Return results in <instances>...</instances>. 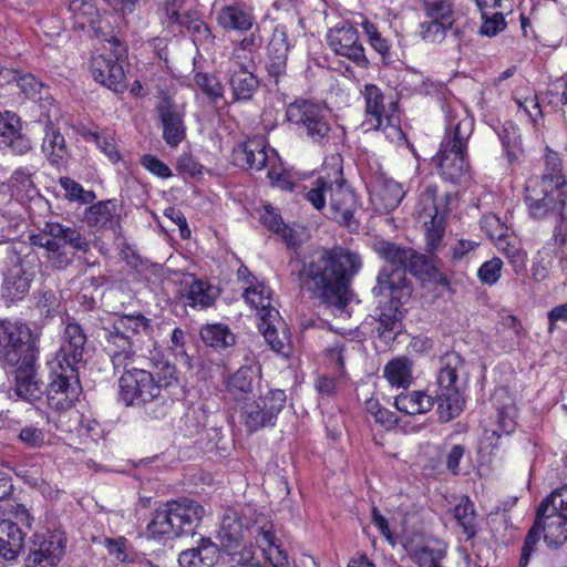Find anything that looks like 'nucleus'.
<instances>
[{"mask_svg": "<svg viewBox=\"0 0 567 567\" xmlns=\"http://www.w3.org/2000/svg\"><path fill=\"white\" fill-rule=\"evenodd\" d=\"M361 267V257L354 251L342 247L320 248L306 256L299 277L312 298L333 316H341L350 300L351 281Z\"/></svg>", "mask_w": 567, "mask_h": 567, "instance_id": "f257e3e1", "label": "nucleus"}, {"mask_svg": "<svg viewBox=\"0 0 567 567\" xmlns=\"http://www.w3.org/2000/svg\"><path fill=\"white\" fill-rule=\"evenodd\" d=\"M123 370L118 379L121 401L126 406H142L153 419L165 416L168 399L163 392L173 381H177L175 365L154 348L148 355L137 357L136 361Z\"/></svg>", "mask_w": 567, "mask_h": 567, "instance_id": "f03ea898", "label": "nucleus"}, {"mask_svg": "<svg viewBox=\"0 0 567 567\" xmlns=\"http://www.w3.org/2000/svg\"><path fill=\"white\" fill-rule=\"evenodd\" d=\"M374 250L385 262L372 289L375 296H391L399 301L408 300L412 293L408 272L422 281L449 286L447 277L439 270L434 260L413 248L380 240L374 244Z\"/></svg>", "mask_w": 567, "mask_h": 567, "instance_id": "7ed1b4c3", "label": "nucleus"}, {"mask_svg": "<svg viewBox=\"0 0 567 567\" xmlns=\"http://www.w3.org/2000/svg\"><path fill=\"white\" fill-rule=\"evenodd\" d=\"M38 355L39 348L28 324L0 321V361L16 367L14 393L28 402L38 401L43 394L37 379Z\"/></svg>", "mask_w": 567, "mask_h": 567, "instance_id": "20e7f679", "label": "nucleus"}, {"mask_svg": "<svg viewBox=\"0 0 567 567\" xmlns=\"http://www.w3.org/2000/svg\"><path fill=\"white\" fill-rule=\"evenodd\" d=\"M104 351L110 357L114 370L126 369L137 360L140 343L144 339L153 341L151 320L142 313L121 315L103 327Z\"/></svg>", "mask_w": 567, "mask_h": 567, "instance_id": "39448f33", "label": "nucleus"}, {"mask_svg": "<svg viewBox=\"0 0 567 567\" xmlns=\"http://www.w3.org/2000/svg\"><path fill=\"white\" fill-rule=\"evenodd\" d=\"M566 179L548 176L530 178L525 188V203L529 215L543 219L549 215H558L554 229V240L563 246L567 241V187Z\"/></svg>", "mask_w": 567, "mask_h": 567, "instance_id": "423d86ee", "label": "nucleus"}, {"mask_svg": "<svg viewBox=\"0 0 567 567\" xmlns=\"http://www.w3.org/2000/svg\"><path fill=\"white\" fill-rule=\"evenodd\" d=\"M33 246L44 250L43 257L54 269H65L75 257L76 251L90 250L89 239L72 226L48 220L37 233L30 236Z\"/></svg>", "mask_w": 567, "mask_h": 567, "instance_id": "0eeeda50", "label": "nucleus"}, {"mask_svg": "<svg viewBox=\"0 0 567 567\" xmlns=\"http://www.w3.org/2000/svg\"><path fill=\"white\" fill-rule=\"evenodd\" d=\"M466 384L467 372L463 358L457 352H446L440 359L436 377L435 400L440 422L447 423L462 413Z\"/></svg>", "mask_w": 567, "mask_h": 567, "instance_id": "6e6552de", "label": "nucleus"}, {"mask_svg": "<svg viewBox=\"0 0 567 567\" xmlns=\"http://www.w3.org/2000/svg\"><path fill=\"white\" fill-rule=\"evenodd\" d=\"M205 515V508L189 498L171 501L157 508L147 525L153 538H175L193 534Z\"/></svg>", "mask_w": 567, "mask_h": 567, "instance_id": "1a4fd4ad", "label": "nucleus"}, {"mask_svg": "<svg viewBox=\"0 0 567 567\" xmlns=\"http://www.w3.org/2000/svg\"><path fill=\"white\" fill-rule=\"evenodd\" d=\"M529 530L538 539L543 535L549 547H559L567 542V483L540 502Z\"/></svg>", "mask_w": 567, "mask_h": 567, "instance_id": "9d476101", "label": "nucleus"}, {"mask_svg": "<svg viewBox=\"0 0 567 567\" xmlns=\"http://www.w3.org/2000/svg\"><path fill=\"white\" fill-rule=\"evenodd\" d=\"M453 195L445 193L437 199V186L426 184L423 186L415 207V215L424 226L426 238V251L435 255L442 247L445 235V216L450 213V202Z\"/></svg>", "mask_w": 567, "mask_h": 567, "instance_id": "9b49d317", "label": "nucleus"}, {"mask_svg": "<svg viewBox=\"0 0 567 567\" xmlns=\"http://www.w3.org/2000/svg\"><path fill=\"white\" fill-rule=\"evenodd\" d=\"M286 118L313 144L324 146L332 140L333 128L328 111L319 103L303 99L296 100L287 106Z\"/></svg>", "mask_w": 567, "mask_h": 567, "instance_id": "f8f14e48", "label": "nucleus"}, {"mask_svg": "<svg viewBox=\"0 0 567 567\" xmlns=\"http://www.w3.org/2000/svg\"><path fill=\"white\" fill-rule=\"evenodd\" d=\"M50 382L45 390L47 402L56 411L72 408L80 393V381L76 369L49 367Z\"/></svg>", "mask_w": 567, "mask_h": 567, "instance_id": "ddd939ff", "label": "nucleus"}, {"mask_svg": "<svg viewBox=\"0 0 567 567\" xmlns=\"http://www.w3.org/2000/svg\"><path fill=\"white\" fill-rule=\"evenodd\" d=\"M86 341L87 337L82 326L69 318L61 334L60 348L48 362L49 367L78 370V364L83 361Z\"/></svg>", "mask_w": 567, "mask_h": 567, "instance_id": "4468645a", "label": "nucleus"}, {"mask_svg": "<svg viewBox=\"0 0 567 567\" xmlns=\"http://www.w3.org/2000/svg\"><path fill=\"white\" fill-rule=\"evenodd\" d=\"M446 127L440 148L467 152L468 140L474 131V118L461 105L444 107Z\"/></svg>", "mask_w": 567, "mask_h": 567, "instance_id": "2eb2a0df", "label": "nucleus"}, {"mask_svg": "<svg viewBox=\"0 0 567 567\" xmlns=\"http://www.w3.org/2000/svg\"><path fill=\"white\" fill-rule=\"evenodd\" d=\"M66 540L60 533L34 534L29 543L27 567H54L64 555Z\"/></svg>", "mask_w": 567, "mask_h": 567, "instance_id": "dca6fc26", "label": "nucleus"}, {"mask_svg": "<svg viewBox=\"0 0 567 567\" xmlns=\"http://www.w3.org/2000/svg\"><path fill=\"white\" fill-rule=\"evenodd\" d=\"M327 42L336 54L349 59L358 68H369L370 62L365 56L363 45L360 43L359 33L351 24L343 23L340 27L332 28L327 35Z\"/></svg>", "mask_w": 567, "mask_h": 567, "instance_id": "f3484780", "label": "nucleus"}, {"mask_svg": "<svg viewBox=\"0 0 567 567\" xmlns=\"http://www.w3.org/2000/svg\"><path fill=\"white\" fill-rule=\"evenodd\" d=\"M329 199L331 217L338 223L349 226L353 219L358 204L354 193L342 177L341 165H338L333 173Z\"/></svg>", "mask_w": 567, "mask_h": 567, "instance_id": "a211bd4d", "label": "nucleus"}, {"mask_svg": "<svg viewBox=\"0 0 567 567\" xmlns=\"http://www.w3.org/2000/svg\"><path fill=\"white\" fill-rule=\"evenodd\" d=\"M114 52L115 60L103 54L92 58L91 72L96 82L114 92H122L126 87L125 73L118 60L125 53V49L117 43Z\"/></svg>", "mask_w": 567, "mask_h": 567, "instance_id": "6ab92c4d", "label": "nucleus"}, {"mask_svg": "<svg viewBox=\"0 0 567 567\" xmlns=\"http://www.w3.org/2000/svg\"><path fill=\"white\" fill-rule=\"evenodd\" d=\"M432 164L439 169L443 179L452 184H462L470 179L467 152L440 148L432 158Z\"/></svg>", "mask_w": 567, "mask_h": 567, "instance_id": "aec40b11", "label": "nucleus"}, {"mask_svg": "<svg viewBox=\"0 0 567 567\" xmlns=\"http://www.w3.org/2000/svg\"><path fill=\"white\" fill-rule=\"evenodd\" d=\"M34 277V271L28 259H21L6 274L1 287L2 297L14 302L21 300L29 291Z\"/></svg>", "mask_w": 567, "mask_h": 567, "instance_id": "412c9836", "label": "nucleus"}, {"mask_svg": "<svg viewBox=\"0 0 567 567\" xmlns=\"http://www.w3.org/2000/svg\"><path fill=\"white\" fill-rule=\"evenodd\" d=\"M0 147H8L16 155H24L32 148L30 138L22 132L20 117L14 113L0 115Z\"/></svg>", "mask_w": 567, "mask_h": 567, "instance_id": "4be33fe9", "label": "nucleus"}, {"mask_svg": "<svg viewBox=\"0 0 567 567\" xmlns=\"http://www.w3.org/2000/svg\"><path fill=\"white\" fill-rule=\"evenodd\" d=\"M156 110L163 127V138L169 146L176 147L186 136L183 113L169 97H164Z\"/></svg>", "mask_w": 567, "mask_h": 567, "instance_id": "5701e85b", "label": "nucleus"}, {"mask_svg": "<svg viewBox=\"0 0 567 567\" xmlns=\"http://www.w3.org/2000/svg\"><path fill=\"white\" fill-rule=\"evenodd\" d=\"M288 35L284 25H277L274 29L270 41L267 47V62L266 69L276 82L280 76L286 74L287 60H288Z\"/></svg>", "mask_w": 567, "mask_h": 567, "instance_id": "b1692460", "label": "nucleus"}, {"mask_svg": "<svg viewBox=\"0 0 567 567\" xmlns=\"http://www.w3.org/2000/svg\"><path fill=\"white\" fill-rule=\"evenodd\" d=\"M404 195L402 185L392 178L380 175L371 182V198L380 210L385 213L393 210Z\"/></svg>", "mask_w": 567, "mask_h": 567, "instance_id": "393cba45", "label": "nucleus"}, {"mask_svg": "<svg viewBox=\"0 0 567 567\" xmlns=\"http://www.w3.org/2000/svg\"><path fill=\"white\" fill-rule=\"evenodd\" d=\"M493 402L496 410V427L492 430L493 435L499 437L513 433L517 425V409L513 398L506 389H498L493 394Z\"/></svg>", "mask_w": 567, "mask_h": 567, "instance_id": "a878e982", "label": "nucleus"}, {"mask_svg": "<svg viewBox=\"0 0 567 567\" xmlns=\"http://www.w3.org/2000/svg\"><path fill=\"white\" fill-rule=\"evenodd\" d=\"M266 142L261 137L249 138L237 144L233 150V161L236 166L260 171L267 163Z\"/></svg>", "mask_w": 567, "mask_h": 567, "instance_id": "bb28decb", "label": "nucleus"}, {"mask_svg": "<svg viewBox=\"0 0 567 567\" xmlns=\"http://www.w3.org/2000/svg\"><path fill=\"white\" fill-rule=\"evenodd\" d=\"M409 555L419 567H472L471 557L465 550L458 553V558L451 566L442 564L446 557V549L444 547H432L430 545L412 546L409 549Z\"/></svg>", "mask_w": 567, "mask_h": 567, "instance_id": "cd10ccee", "label": "nucleus"}, {"mask_svg": "<svg viewBox=\"0 0 567 567\" xmlns=\"http://www.w3.org/2000/svg\"><path fill=\"white\" fill-rule=\"evenodd\" d=\"M218 25L225 31L247 32L255 24L252 9L243 3L224 6L216 17Z\"/></svg>", "mask_w": 567, "mask_h": 567, "instance_id": "c85d7f7f", "label": "nucleus"}, {"mask_svg": "<svg viewBox=\"0 0 567 567\" xmlns=\"http://www.w3.org/2000/svg\"><path fill=\"white\" fill-rule=\"evenodd\" d=\"M367 123L370 128L381 130L391 125V115L385 112L384 95L380 87L367 84L363 90Z\"/></svg>", "mask_w": 567, "mask_h": 567, "instance_id": "c756f323", "label": "nucleus"}, {"mask_svg": "<svg viewBox=\"0 0 567 567\" xmlns=\"http://www.w3.org/2000/svg\"><path fill=\"white\" fill-rule=\"evenodd\" d=\"M219 559V548L209 538H200L198 546L179 554L181 567H213Z\"/></svg>", "mask_w": 567, "mask_h": 567, "instance_id": "7c9ffc66", "label": "nucleus"}, {"mask_svg": "<svg viewBox=\"0 0 567 567\" xmlns=\"http://www.w3.org/2000/svg\"><path fill=\"white\" fill-rule=\"evenodd\" d=\"M25 534L11 518L0 520V557L14 560L24 547Z\"/></svg>", "mask_w": 567, "mask_h": 567, "instance_id": "2f4dec72", "label": "nucleus"}, {"mask_svg": "<svg viewBox=\"0 0 567 567\" xmlns=\"http://www.w3.org/2000/svg\"><path fill=\"white\" fill-rule=\"evenodd\" d=\"M390 298V306L383 309H380V313L378 315V326L375 327V331L380 339L384 341V343H390L394 341L396 334L401 331V311L400 306L405 300H396L391 296H385Z\"/></svg>", "mask_w": 567, "mask_h": 567, "instance_id": "473e14b6", "label": "nucleus"}, {"mask_svg": "<svg viewBox=\"0 0 567 567\" xmlns=\"http://www.w3.org/2000/svg\"><path fill=\"white\" fill-rule=\"evenodd\" d=\"M87 226L96 229H114L118 223L116 202L109 199L91 205L84 214Z\"/></svg>", "mask_w": 567, "mask_h": 567, "instance_id": "72a5a7b5", "label": "nucleus"}, {"mask_svg": "<svg viewBox=\"0 0 567 567\" xmlns=\"http://www.w3.org/2000/svg\"><path fill=\"white\" fill-rule=\"evenodd\" d=\"M42 151L51 165L54 166L64 165L70 158V151L65 138L52 123L45 126Z\"/></svg>", "mask_w": 567, "mask_h": 567, "instance_id": "f704fd0d", "label": "nucleus"}, {"mask_svg": "<svg viewBox=\"0 0 567 567\" xmlns=\"http://www.w3.org/2000/svg\"><path fill=\"white\" fill-rule=\"evenodd\" d=\"M435 402V395L432 396L424 391H410L395 396L394 405L400 412L416 415L431 411Z\"/></svg>", "mask_w": 567, "mask_h": 567, "instance_id": "c9c22d12", "label": "nucleus"}, {"mask_svg": "<svg viewBox=\"0 0 567 567\" xmlns=\"http://www.w3.org/2000/svg\"><path fill=\"white\" fill-rule=\"evenodd\" d=\"M260 375V368L257 365H243L229 377L226 386L227 391L239 399L252 393L254 385Z\"/></svg>", "mask_w": 567, "mask_h": 567, "instance_id": "e433bc0d", "label": "nucleus"}, {"mask_svg": "<svg viewBox=\"0 0 567 567\" xmlns=\"http://www.w3.org/2000/svg\"><path fill=\"white\" fill-rule=\"evenodd\" d=\"M219 296V289L207 281L196 279L187 287L183 293L184 303L186 306L202 309L214 305Z\"/></svg>", "mask_w": 567, "mask_h": 567, "instance_id": "4c0bfd02", "label": "nucleus"}, {"mask_svg": "<svg viewBox=\"0 0 567 567\" xmlns=\"http://www.w3.org/2000/svg\"><path fill=\"white\" fill-rule=\"evenodd\" d=\"M271 291L268 287L258 284L248 286L243 297L247 303L255 308L260 316V320L267 318H278L279 312L271 307Z\"/></svg>", "mask_w": 567, "mask_h": 567, "instance_id": "58836bf2", "label": "nucleus"}, {"mask_svg": "<svg viewBox=\"0 0 567 567\" xmlns=\"http://www.w3.org/2000/svg\"><path fill=\"white\" fill-rule=\"evenodd\" d=\"M229 84L234 101H249L259 87V81L247 69L231 70Z\"/></svg>", "mask_w": 567, "mask_h": 567, "instance_id": "ea45409f", "label": "nucleus"}, {"mask_svg": "<svg viewBox=\"0 0 567 567\" xmlns=\"http://www.w3.org/2000/svg\"><path fill=\"white\" fill-rule=\"evenodd\" d=\"M413 363L406 357L390 360L383 368V377L391 386L406 389L412 382Z\"/></svg>", "mask_w": 567, "mask_h": 567, "instance_id": "a19ab883", "label": "nucleus"}, {"mask_svg": "<svg viewBox=\"0 0 567 567\" xmlns=\"http://www.w3.org/2000/svg\"><path fill=\"white\" fill-rule=\"evenodd\" d=\"M224 549L228 555V567H264L256 556V549L251 544H226Z\"/></svg>", "mask_w": 567, "mask_h": 567, "instance_id": "79ce46f5", "label": "nucleus"}, {"mask_svg": "<svg viewBox=\"0 0 567 567\" xmlns=\"http://www.w3.org/2000/svg\"><path fill=\"white\" fill-rule=\"evenodd\" d=\"M69 11L80 29L90 25L95 30L99 25V10L94 0H70Z\"/></svg>", "mask_w": 567, "mask_h": 567, "instance_id": "37998d69", "label": "nucleus"}, {"mask_svg": "<svg viewBox=\"0 0 567 567\" xmlns=\"http://www.w3.org/2000/svg\"><path fill=\"white\" fill-rule=\"evenodd\" d=\"M200 338L205 344L216 349H226L233 347L236 342L235 334L227 326L221 323L203 327Z\"/></svg>", "mask_w": 567, "mask_h": 567, "instance_id": "c03bdc74", "label": "nucleus"}, {"mask_svg": "<svg viewBox=\"0 0 567 567\" xmlns=\"http://www.w3.org/2000/svg\"><path fill=\"white\" fill-rule=\"evenodd\" d=\"M8 186L12 196L19 199L32 198L38 194L32 181V173L27 168L16 169L8 181Z\"/></svg>", "mask_w": 567, "mask_h": 567, "instance_id": "a18cd8bd", "label": "nucleus"}, {"mask_svg": "<svg viewBox=\"0 0 567 567\" xmlns=\"http://www.w3.org/2000/svg\"><path fill=\"white\" fill-rule=\"evenodd\" d=\"M454 519L462 527L467 539L477 534L476 513L473 503L468 499H462L453 509Z\"/></svg>", "mask_w": 567, "mask_h": 567, "instance_id": "49530a36", "label": "nucleus"}, {"mask_svg": "<svg viewBox=\"0 0 567 567\" xmlns=\"http://www.w3.org/2000/svg\"><path fill=\"white\" fill-rule=\"evenodd\" d=\"M240 417L249 432H256L265 426H272L258 400L245 403L241 408Z\"/></svg>", "mask_w": 567, "mask_h": 567, "instance_id": "de8ad7c7", "label": "nucleus"}, {"mask_svg": "<svg viewBox=\"0 0 567 567\" xmlns=\"http://www.w3.org/2000/svg\"><path fill=\"white\" fill-rule=\"evenodd\" d=\"M425 17L446 23H455V12L452 0H423Z\"/></svg>", "mask_w": 567, "mask_h": 567, "instance_id": "09e8293b", "label": "nucleus"}, {"mask_svg": "<svg viewBox=\"0 0 567 567\" xmlns=\"http://www.w3.org/2000/svg\"><path fill=\"white\" fill-rule=\"evenodd\" d=\"M243 524L238 518V515L235 511H227L221 518L220 529H219V538L221 542V546L224 547V543L226 544H235L241 537Z\"/></svg>", "mask_w": 567, "mask_h": 567, "instance_id": "8fccbe9b", "label": "nucleus"}, {"mask_svg": "<svg viewBox=\"0 0 567 567\" xmlns=\"http://www.w3.org/2000/svg\"><path fill=\"white\" fill-rule=\"evenodd\" d=\"M275 320H277V318L262 319L260 320L258 328L271 349L278 353H284L288 348V336L285 330L279 333L278 329L274 324Z\"/></svg>", "mask_w": 567, "mask_h": 567, "instance_id": "3c124183", "label": "nucleus"}, {"mask_svg": "<svg viewBox=\"0 0 567 567\" xmlns=\"http://www.w3.org/2000/svg\"><path fill=\"white\" fill-rule=\"evenodd\" d=\"M260 221L268 229L282 237L288 245H295L292 229L288 225L284 224L282 218L275 212L274 208L268 206L265 207V210L260 216Z\"/></svg>", "mask_w": 567, "mask_h": 567, "instance_id": "603ef678", "label": "nucleus"}, {"mask_svg": "<svg viewBox=\"0 0 567 567\" xmlns=\"http://www.w3.org/2000/svg\"><path fill=\"white\" fill-rule=\"evenodd\" d=\"M330 175L318 177L312 184L311 187L306 192V199L317 209L321 210L324 208L327 203V194L330 192L331 187Z\"/></svg>", "mask_w": 567, "mask_h": 567, "instance_id": "864d4df0", "label": "nucleus"}, {"mask_svg": "<svg viewBox=\"0 0 567 567\" xmlns=\"http://www.w3.org/2000/svg\"><path fill=\"white\" fill-rule=\"evenodd\" d=\"M258 401L266 411L268 420L275 425L278 414L286 404V392L280 389L270 390L266 395H260Z\"/></svg>", "mask_w": 567, "mask_h": 567, "instance_id": "5fc2aeb1", "label": "nucleus"}, {"mask_svg": "<svg viewBox=\"0 0 567 567\" xmlns=\"http://www.w3.org/2000/svg\"><path fill=\"white\" fill-rule=\"evenodd\" d=\"M452 28L453 24L451 23L430 19L420 24V34L426 42L439 43L445 39L449 29Z\"/></svg>", "mask_w": 567, "mask_h": 567, "instance_id": "6e6d98bb", "label": "nucleus"}, {"mask_svg": "<svg viewBox=\"0 0 567 567\" xmlns=\"http://www.w3.org/2000/svg\"><path fill=\"white\" fill-rule=\"evenodd\" d=\"M60 186L65 192V197L70 200H78L82 204H90L95 199L92 190H84L83 187L70 177H61Z\"/></svg>", "mask_w": 567, "mask_h": 567, "instance_id": "4d7b16f0", "label": "nucleus"}, {"mask_svg": "<svg viewBox=\"0 0 567 567\" xmlns=\"http://www.w3.org/2000/svg\"><path fill=\"white\" fill-rule=\"evenodd\" d=\"M482 25L480 27V34L486 37H495L506 28V21L501 12H493L482 14Z\"/></svg>", "mask_w": 567, "mask_h": 567, "instance_id": "13d9d810", "label": "nucleus"}, {"mask_svg": "<svg viewBox=\"0 0 567 567\" xmlns=\"http://www.w3.org/2000/svg\"><path fill=\"white\" fill-rule=\"evenodd\" d=\"M348 344L349 342L340 340L326 349V357L329 363L337 370L340 377L343 375L344 354L348 350Z\"/></svg>", "mask_w": 567, "mask_h": 567, "instance_id": "bf43d9fd", "label": "nucleus"}, {"mask_svg": "<svg viewBox=\"0 0 567 567\" xmlns=\"http://www.w3.org/2000/svg\"><path fill=\"white\" fill-rule=\"evenodd\" d=\"M503 261L494 257L491 260L485 261L478 269L477 276L483 284L494 285L501 277V270Z\"/></svg>", "mask_w": 567, "mask_h": 567, "instance_id": "052dcab7", "label": "nucleus"}, {"mask_svg": "<svg viewBox=\"0 0 567 567\" xmlns=\"http://www.w3.org/2000/svg\"><path fill=\"white\" fill-rule=\"evenodd\" d=\"M195 83L202 89L204 93L213 99H219L224 95V87L219 80L206 73H197L195 75Z\"/></svg>", "mask_w": 567, "mask_h": 567, "instance_id": "680f3d73", "label": "nucleus"}, {"mask_svg": "<svg viewBox=\"0 0 567 567\" xmlns=\"http://www.w3.org/2000/svg\"><path fill=\"white\" fill-rule=\"evenodd\" d=\"M44 433L41 429L32 425H27L21 429L19 439L28 447H41L44 444Z\"/></svg>", "mask_w": 567, "mask_h": 567, "instance_id": "e2e57ef3", "label": "nucleus"}, {"mask_svg": "<svg viewBox=\"0 0 567 567\" xmlns=\"http://www.w3.org/2000/svg\"><path fill=\"white\" fill-rule=\"evenodd\" d=\"M502 244L503 238L502 235H499V249L504 251L506 258L513 265L515 271H520L525 267L526 254L513 245L507 244L506 247H503Z\"/></svg>", "mask_w": 567, "mask_h": 567, "instance_id": "0e129e2a", "label": "nucleus"}, {"mask_svg": "<svg viewBox=\"0 0 567 567\" xmlns=\"http://www.w3.org/2000/svg\"><path fill=\"white\" fill-rule=\"evenodd\" d=\"M176 168L178 173L195 177L202 174L203 166L190 155H181L177 159Z\"/></svg>", "mask_w": 567, "mask_h": 567, "instance_id": "69168bd1", "label": "nucleus"}, {"mask_svg": "<svg viewBox=\"0 0 567 567\" xmlns=\"http://www.w3.org/2000/svg\"><path fill=\"white\" fill-rule=\"evenodd\" d=\"M142 164L146 169L161 178H168L172 176L171 168L153 155H145L142 159Z\"/></svg>", "mask_w": 567, "mask_h": 567, "instance_id": "338daca9", "label": "nucleus"}, {"mask_svg": "<svg viewBox=\"0 0 567 567\" xmlns=\"http://www.w3.org/2000/svg\"><path fill=\"white\" fill-rule=\"evenodd\" d=\"M264 554L272 567H290L288 554L281 548V545L264 548Z\"/></svg>", "mask_w": 567, "mask_h": 567, "instance_id": "774afa93", "label": "nucleus"}]
</instances>
